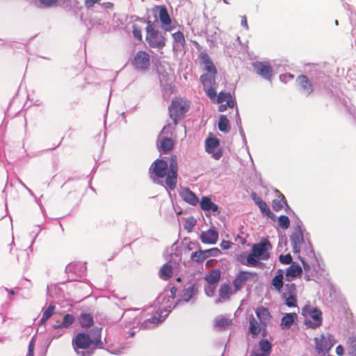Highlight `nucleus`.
Segmentation results:
<instances>
[{"mask_svg":"<svg viewBox=\"0 0 356 356\" xmlns=\"http://www.w3.org/2000/svg\"><path fill=\"white\" fill-rule=\"evenodd\" d=\"M216 74H203L200 76V81L207 95L213 100L216 97V88L218 86L216 82Z\"/></svg>","mask_w":356,"mask_h":356,"instance_id":"obj_7","label":"nucleus"},{"mask_svg":"<svg viewBox=\"0 0 356 356\" xmlns=\"http://www.w3.org/2000/svg\"><path fill=\"white\" fill-rule=\"evenodd\" d=\"M214 262V260L213 259H210V260H208L207 262H206V266H208V267H211L213 266V264Z\"/></svg>","mask_w":356,"mask_h":356,"instance_id":"obj_60","label":"nucleus"},{"mask_svg":"<svg viewBox=\"0 0 356 356\" xmlns=\"http://www.w3.org/2000/svg\"><path fill=\"white\" fill-rule=\"evenodd\" d=\"M291 243L294 253H300L301 250H303L307 254H314L312 244L309 242L305 243L303 234L300 228L296 229L291 236Z\"/></svg>","mask_w":356,"mask_h":356,"instance_id":"obj_6","label":"nucleus"},{"mask_svg":"<svg viewBox=\"0 0 356 356\" xmlns=\"http://www.w3.org/2000/svg\"><path fill=\"white\" fill-rule=\"evenodd\" d=\"M285 299V304L289 307H296L297 305L296 295H290L283 297Z\"/></svg>","mask_w":356,"mask_h":356,"instance_id":"obj_43","label":"nucleus"},{"mask_svg":"<svg viewBox=\"0 0 356 356\" xmlns=\"http://www.w3.org/2000/svg\"><path fill=\"white\" fill-rule=\"evenodd\" d=\"M296 82L303 92L307 95H310L313 92V86L307 76L303 74L298 76L296 79Z\"/></svg>","mask_w":356,"mask_h":356,"instance_id":"obj_16","label":"nucleus"},{"mask_svg":"<svg viewBox=\"0 0 356 356\" xmlns=\"http://www.w3.org/2000/svg\"><path fill=\"white\" fill-rule=\"evenodd\" d=\"M132 29H133L132 33H133L134 38L139 41H142L143 35H142L141 28L136 24H133Z\"/></svg>","mask_w":356,"mask_h":356,"instance_id":"obj_45","label":"nucleus"},{"mask_svg":"<svg viewBox=\"0 0 356 356\" xmlns=\"http://www.w3.org/2000/svg\"><path fill=\"white\" fill-rule=\"evenodd\" d=\"M99 0H85V6L87 8H92L95 3H98Z\"/></svg>","mask_w":356,"mask_h":356,"instance_id":"obj_54","label":"nucleus"},{"mask_svg":"<svg viewBox=\"0 0 356 356\" xmlns=\"http://www.w3.org/2000/svg\"><path fill=\"white\" fill-rule=\"evenodd\" d=\"M172 36L175 43L180 44L182 47H185L186 40L182 32H175L172 35Z\"/></svg>","mask_w":356,"mask_h":356,"instance_id":"obj_38","label":"nucleus"},{"mask_svg":"<svg viewBox=\"0 0 356 356\" xmlns=\"http://www.w3.org/2000/svg\"><path fill=\"white\" fill-rule=\"evenodd\" d=\"M271 248V244L268 239L254 244L252 248V252L247 257L248 265L256 266L259 260L268 259L270 257L269 250Z\"/></svg>","mask_w":356,"mask_h":356,"instance_id":"obj_1","label":"nucleus"},{"mask_svg":"<svg viewBox=\"0 0 356 356\" xmlns=\"http://www.w3.org/2000/svg\"><path fill=\"white\" fill-rule=\"evenodd\" d=\"M279 261L283 264H290L292 262V257L290 254H280Z\"/></svg>","mask_w":356,"mask_h":356,"instance_id":"obj_47","label":"nucleus"},{"mask_svg":"<svg viewBox=\"0 0 356 356\" xmlns=\"http://www.w3.org/2000/svg\"><path fill=\"white\" fill-rule=\"evenodd\" d=\"M259 346L261 351L263 352V356H269L271 350H272V344L267 339H261L259 342Z\"/></svg>","mask_w":356,"mask_h":356,"instance_id":"obj_33","label":"nucleus"},{"mask_svg":"<svg viewBox=\"0 0 356 356\" xmlns=\"http://www.w3.org/2000/svg\"><path fill=\"white\" fill-rule=\"evenodd\" d=\"M216 98L217 103H222L225 101L227 102L229 108H233L235 105V101L229 92H220L218 95H216Z\"/></svg>","mask_w":356,"mask_h":356,"instance_id":"obj_23","label":"nucleus"},{"mask_svg":"<svg viewBox=\"0 0 356 356\" xmlns=\"http://www.w3.org/2000/svg\"><path fill=\"white\" fill-rule=\"evenodd\" d=\"M172 267L168 264L163 265L159 270V277L164 280H169L172 276Z\"/></svg>","mask_w":356,"mask_h":356,"instance_id":"obj_28","label":"nucleus"},{"mask_svg":"<svg viewBox=\"0 0 356 356\" xmlns=\"http://www.w3.org/2000/svg\"><path fill=\"white\" fill-rule=\"evenodd\" d=\"M301 314L305 318L304 324L307 327L316 329L322 325L323 314L320 309L307 305L302 308Z\"/></svg>","mask_w":356,"mask_h":356,"instance_id":"obj_5","label":"nucleus"},{"mask_svg":"<svg viewBox=\"0 0 356 356\" xmlns=\"http://www.w3.org/2000/svg\"><path fill=\"white\" fill-rule=\"evenodd\" d=\"M40 3L45 8H51L53 6H56L59 0H39ZM60 1L63 3H67L70 1V0H60Z\"/></svg>","mask_w":356,"mask_h":356,"instance_id":"obj_42","label":"nucleus"},{"mask_svg":"<svg viewBox=\"0 0 356 356\" xmlns=\"http://www.w3.org/2000/svg\"><path fill=\"white\" fill-rule=\"evenodd\" d=\"M199 58L201 63L204 65V69L206 71L204 74H217L216 68L209 56L207 53L202 52L199 55Z\"/></svg>","mask_w":356,"mask_h":356,"instance_id":"obj_15","label":"nucleus"},{"mask_svg":"<svg viewBox=\"0 0 356 356\" xmlns=\"http://www.w3.org/2000/svg\"><path fill=\"white\" fill-rule=\"evenodd\" d=\"M149 170L154 173L155 177L163 178L165 176L167 177L168 163L163 159H156L152 163Z\"/></svg>","mask_w":356,"mask_h":356,"instance_id":"obj_12","label":"nucleus"},{"mask_svg":"<svg viewBox=\"0 0 356 356\" xmlns=\"http://www.w3.org/2000/svg\"><path fill=\"white\" fill-rule=\"evenodd\" d=\"M174 147V141L172 138L165 137L161 142V149L165 152H170Z\"/></svg>","mask_w":356,"mask_h":356,"instance_id":"obj_34","label":"nucleus"},{"mask_svg":"<svg viewBox=\"0 0 356 356\" xmlns=\"http://www.w3.org/2000/svg\"><path fill=\"white\" fill-rule=\"evenodd\" d=\"M54 309L55 307L54 305H49L42 314V316L40 320V324H44L53 315Z\"/></svg>","mask_w":356,"mask_h":356,"instance_id":"obj_37","label":"nucleus"},{"mask_svg":"<svg viewBox=\"0 0 356 356\" xmlns=\"http://www.w3.org/2000/svg\"><path fill=\"white\" fill-rule=\"evenodd\" d=\"M9 293H10V295H12V296H14V295L15 294V291H14V290H13V289H10V290L9 291Z\"/></svg>","mask_w":356,"mask_h":356,"instance_id":"obj_61","label":"nucleus"},{"mask_svg":"<svg viewBox=\"0 0 356 356\" xmlns=\"http://www.w3.org/2000/svg\"><path fill=\"white\" fill-rule=\"evenodd\" d=\"M159 17L161 23V28L165 31H171L175 26L171 25L172 20L165 6H161L159 8Z\"/></svg>","mask_w":356,"mask_h":356,"instance_id":"obj_14","label":"nucleus"},{"mask_svg":"<svg viewBox=\"0 0 356 356\" xmlns=\"http://www.w3.org/2000/svg\"><path fill=\"white\" fill-rule=\"evenodd\" d=\"M215 286L209 284V286H206L204 289L205 293L207 294V296L212 297L215 294Z\"/></svg>","mask_w":356,"mask_h":356,"instance_id":"obj_50","label":"nucleus"},{"mask_svg":"<svg viewBox=\"0 0 356 356\" xmlns=\"http://www.w3.org/2000/svg\"><path fill=\"white\" fill-rule=\"evenodd\" d=\"M220 141L216 138H208L205 141V149L209 154H211L215 159H219L222 155V151L218 148Z\"/></svg>","mask_w":356,"mask_h":356,"instance_id":"obj_11","label":"nucleus"},{"mask_svg":"<svg viewBox=\"0 0 356 356\" xmlns=\"http://www.w3.org/2000/svg\"><path fill=\"white\" fill-rule=\"evenodd\" d=\"M301 261H302V266H303V269L305 271L306 273V275H305V279L307 281H309L312 280L311 278V276L310 275L307 274L309 270H311V266L309 264L306 263L303 259H301Z\"/></svg>","mask_w":356,"mask_h":356,"instance_id":"obj_49","label":"nucleus"},{"mask_svg":"<svg viewBox=\"0 0 356 356\" xmlns=\"http://www.w3.org/2000/svg\"><path fill=\"white\" fill-rule=\"evenodd\" d=\"M251 197L257 205L263 201L262 199L256 193L254 192L252 193Z\"/></svg>","mask_w":356,"mask_h":356,"instance_id":"obj_55","label":"nucleus"},{"mask_svg":"<svg viewBox=\"0 0 356 356\" xmlns=\"http://www.w3.org/2000/svg\"><path fill=\"white\" fill-rule=\"evenodd\" d=\"M296 286L294 283L289 282L284 285V292L282 293V297H286V296L290 295H296Z\"/></svg>","mask_w":356,"mask_h":356,"instance_id":"obj_36","label":"nucleus"},{"mask_svg":"<svg viewBox=\"0 0 356 356\" xmlns=\"http://www.w3.org/2000/svg\"><path fill=\"white\" fill-rule=\"evenodd\" d=\"M177 291V289L175 286H172V287L170 288V297H171L172 299H175V298Z\"/></svg>","mask_w":356,"mask_h":356,"instance_id":"obj_57","label":"nucleus"},{"mask_svg":"<svg viewBox=\"0 0 356 356\" xmlns=\"http://www.w3.org/2000/svg\"><path fill=\"white\" fill-rule=\"evenodd\" d=\"M207 258V255L206 254L205 250L196 251L191 254V259L197 263H202Z\"/></svg>","mask_w":356,"mask_h":356,"instance_id":"obj_39","label":"nucleus"},{"mask_svg":"<svg viewBox=\"0 0 356 356\" xmlns=\"http://www.w3.org/2000/svg\"><path fill=\"white\" fill-rule=\"evenodd\" d=\"M232 293V287L229 284H222L219 289V301L229 299Z\"/></svg>","mask_w":356,"mask_h":356,"instance_id":"obj_26","label":"nucleus"},{"mask_svg":"<svg viewBox=\"0 0 356 356\" xmlns=\"http://www.w3.org/2000/svg\"><path fill=\"white\" fill-rule=\"evenodd\" d=\"M190 108V102L181 97H175L172 99L168 107L170 118L172 120L174 125L178 124Z\"/></svg>","mask_w":356,"mask_h":356,"instance_id":"obj_3","label":"nucleus"},{"mask_svg":"<svg viewBox=\"0 0 356 356\" xmlns=\"http://www.w3.org/2000/svg\"><path fill=\"white\" fill-rule=\"evenodd\" d=\"M278 223L282 229H287L290 226V220L286 216H281L278 218Z\"/></svg>","mask_w":356,"mask_h":356,"instance_id":"obj_44","label":"nucleus"},{"mask_svg":"<svg viewBox=\"0 0 356 356\" xmlns=\"http://www.w3.org/2000/svg\"><path fill=\"white\" fill-rule=\"evenodd\" d=\"M220 104L218 106V111L220 112L225 111L227 110V107H229V106L227 105V103L225 104H222V103H220Z\"/></svg>","mask_w":356,"mask_h":356,"instance_id":"obj_58","label":"nucleus"},{"mask_svg":"<svg viewBox=\"0 0 356 356\" xmlns=\"http://www.w3.org/2000/svg\"><path fill=\"white\" fill-rule=\"evenodd\" d=\"M284 270L282 269H278L276 272L275 275L271 280V285L273 286L275 290L280 293L282 288L284 287Z\"/></svg>","mask_w":356,"mask_h":356,"instance_id":"obj_20","label":"nucleus"},{"mask_svg":"<svg viewBox=\"0 0 356 356\" xmlns=\"http://www.w3.org/2000/svg\"><path fill=\"white\" fill-rule=\"evenodd\" d=\"M92 344L95 346L102 344L99 329L95 330V335L92 339L88 334L81 332L78 333L72 339V345L75 351H77L78 349H88Z\"/></svg>","mask_w":356,"mask_h":356,"instance_id":"obj_4","label":"nucleus"},{"mask_svg":"<svg viewBox=\"0 0 356 356\" xmlns=\"http://www.w3.org/2000/svg\"><path fill=\"white\" fill-rule=\"evenodd\" d=\"M343 353H344L343 347L341 345H339L336 348V353H337V355H338L339 356H342L343 355Z\"/></svg>","mask_w":356,"mask_h":356,"instance_id":"obj_56","label":"nucleus"},{"mask_svg":"<svg viewBox=\"0 0 356 356\" xmlns=\"http://www.w3.org/2000/svg\"><path fill=\"white\" fill-rule=\"evenodd\" d=\"M223 1H224V2H225V3H228V2L227 1V0H223Z\"/></svg>","mask_w":356,"mask_h":356,"instance_id":"obj_64","label":"nucleus"},{"mask_svg":"<svg viewBox=\"0 0 356 356\" xmlns=\"http://www.w3.org/2000/svg\"><path fill=\"white\" fill-rule=\"evenodd\" d=\"M232 324V320L222 316L215 320V325L220 329H225Z\"/></svg>","mask_w":356,"mask_h":356,"instance_id":"obj_35","label":"nucleus"},{"mask_svg":"<svg viewBox=\"0 0 356 356\" xmlns=\"http://www.w3.org/2000/svg\"><path fill=\"white\" fill-rule=\"evenodd\" d=\"M218 126L219 130L225 133L229 132L231 129L229 121L224 115H220Z\"/></svg>","mask_w":356,"mask_h":356,"instance_id":"obj_32","label":"nucleus"},{"mask_svg":"<svg viewBox=\"0 0 356 356\" xmlns=\"http://www.w3.org/2000/svg\"><path fill=\"white\" fill-rule=\"evenodd\" d=\"M249 333L251 334L253 339H255L261 332L262 327L264 326L262 325L263 324H261V322L259 323L253 315H251L249 317Z\"/></svg>","mask_w":356,"mask_h":356,"instance_id":"obj_19","label":"nucleus"},{"mask_svg":"<svg viewBox=\"0 0 356 356\" xmlns=\"http://www.w3.org/2000/svg\"><path fill=\"white\" fill-rule=\"evenodd\" d=\"M255 313L259 319L261 324H263L262 325L266 326L265 322L270 320L271 317L268 309L264 307H257L255 310Z\"/></svg>","mask_w":356,"mask_h":356,"instance_id":"obj_22","label":"nucleus"},{"mask_svg":"<svg viewBox=\"0 0 356 356\" xmlns=\"http://www.w3.org/2000/svg\"><path fill=\"white\" fill-rule=\"evenodd\" d=\"M349 353L356 356V337H353L349 339Z\"/></svg>","mask_w":356,"mask_h":356,"instance_id":"obj_46","label":"nucleus"},{"mask_svg":"<svg viewBox=\"0 0 356 356\" xmlns=\"http://www.w3.org/2000/svg\"><path fill=\"white\" fill-rule=\"evenodd\" d=\"M131 65L138 70H146L150 65L149 54L145 51H138L131 60Z\"/></svg>","mask_w":356,"mask_h":356,"instance_id":"obj_9","label":"nucleus"},{"mask_svg":"<svg viewBox=\"0 0 356 356\" xmlns=\"http://www.w3.org/2000/svg\"><path fill=\"white\" fill-rule=\"evenodd\" d=\"M302 273V269L301 266L296 263H292V264L288 267L286 270V277L288 282H291L292 280L299 277L301 276Z\"/></svg>","mask_w":356,"mask_h":356,"instance_id":"obj_18","label":"nucleus"},{"mask_svg":"<svg viewBox=\"0 0 356 356\" xmlns=\"http://www.w3.org/2000/svg\"><path fill=\"white\" fill-rule=\"evenodd\" d=\"M232 244L233 243L232 242L229 241L223 240L220 243V247L223 250H228L229 248H231Z\"/></svg>","mask_w":356,"mask_h":356,"instance_id":"obj_53","label":"nucleus"},{"mask_svg":"<svg viewBox=\"0 0 356 356\" xmlns=\"http://www.w3.org/2000/svg\"><path fill=\"white\" fill-rule=\"evenodd\" d=\"M241 25L245 28V29H248V21L245 16L242 17L241 18Z\"/></svg>","mask_w":356,"mask_h":356,"instance_id":"obj_59","label":"nucleus"},{"mask_svg":"<svg viewBox=\"0 0 356 356\" xmlns=\"http://www.w3.org/2000/svg\"><path fill=\"white\" fill-rule=\"evenodd\" d=\"M159 319L156 317H153L150 319H147L143 323V325H145L146 327L148 326V325H157L159 323Z\"/></svg>","mask_w":356,"mask_h":356,"instance_id":"obj_51","label":"nucleus"},{"mask_svg":"<svg viewBox=\"0 0 356 356\" xmlns=\"http://www.w3.org/2000/svg\"><path fill=\"white\" fill-rule=\"evenodd\" d=\"M178 177V163L176 155H172L170 159L165 184L170 190L176 188Z\"/></svg>","mask_w":356,"mask_h":356,"instance_id":"obj_8","label":"nucleus"},{"mask_svg":"<svg viewBox=\"0 0 356 356\" xmlns=\"http://www.w3.org/2000/svg\"><path fill=\"white\" fill-rule=\"evenodd\" d=\"M206 282L209 285H213L218 283L220 279V271L218 269H213L207 273L204 277Z\"/></svg>","mask_w":356,"mask_h":356,"instance_id":"obj_27","label":"nucleus"},{"mask_svg":"<svg viewBox=\"0 0 356 356\" xmlns=\"http://www.w3.org/2000/svg\"><path fill=\"white\" fill-rule=\"evenodd\" d=\"M145 40L151 48L162 49L166 45V38L158 29L154 22L146 21Z\"/></svg>","mask_w":356,"mask_h":356,"instance_id":"obj_2","label":"nucleus"},{"mask_svg":"<svg viewBox=\"0 0 356 356\" xmlns=\"http://www.w3.org/2000/svg\"><path fill=\"white\" fill-rule=\"evenodd\" d=\"M286 204V201L284 196L280 199L274 200L272 202V207L275 211H279Z\"/></svg>","mask_w":356,"mask_h":356,"instance_id":"obj_40","label":"nucleus"},{"mask_svg":"<svg viewBox=\"0 0 356 356\" xmlns=\"http://www.w3.org/2000/svg\"><path fill=\"white\" fill-rule=\"evenodd\" d=\"M207 258L209 257H218L221 254V251L218 248H213L205 250Z\"/></svg>","mask_w":356,"mask_h":356,"instance_id":"obj_48","label":"nucleus"},{"mask_svg":"<svg viewBox=\"0 0 356 356\" xmlns=\"http://www.w3.org/2000/svg\"><path fill=\"white\" fill-rule=\"evenodd\" d=\"M87 354H88V356H90V355H91L92 353L91 352H88Z\"/></svg>","mask_w":356,"mask_h":356,"instance_id":"obj_63","label":"nucleus"},{"mask_svg":"<svg viewBox=\"0 0 356 356\" xmlns=\"http://www.w3.org/2000/svg\"><path fill=\"white\" fill-rule=\"evenodd\" d=\"M256 72L264 79L270 80L273 76V69L266 62H256L253 64Z\"/></svg>","mask_w":356,"mask_h":356,"instance_id":"obj_13","label":"nucleus"},{"mask_svg":"<svg viewBox=\"0 0 356 356\" xmlns=\"http://www.w3.org/2000/svg\"><path fill=\"white\" fill-rule=\"evenodd\" d=\"M181 196L182 199L191 205H196L198 203V198L193 192L187 188L181 190Z\"/></svg>","mask_w":356,"mask_h":356,"instance_id":"obj_21","label":"nucleus"},{"mask_svg":"<svg viewBox=\"0 0 356 356\" xmlns=\"http://www.w3.org/2000/svg\"><path fill=\"white\" fill-rule=\"evenodd\" d=\"M265 332H266V330H265V328H264V329H263V334H263V336H265V335H266V333H265Z\"/></svg>","mask_w":356,"mask_h":356,"instance_id":"obj_62","label":"nucleus"},{"mask_svg":"<svg viewBox=\"0 0 356 356\" xmlns=\"http://www.w3.org/2000/svg\"><path fill=\"white\" fill-rule=\"evenodd\" d=\"M34 348H35V339L33 338L29 344L28 348V355L29 356H33L34 355Z\"/></svg>","mask_w":356,"mask_h":356,"instance_id":"obj_52","label":"nucleus"},{"mask_svg":"<svg viewBox=\"0 0 356 356\" xmlns=\"http://www.w3.org/2000/svg\"><path fill=\"white\" fill-rule=\"evenodd\" d=\"M297 316L296 313H287L281 319L280 326L282 329H289Z\"/></svg>","mask_w":356,"mask_h":356,"instance_id":"obj_25","label":"nucleus"},{"mask_svg":"<svg viewBox=\"0 0 356 356\" xmlns=\"http://www.w3.org/2000/svg\"><path fill=\"white\" fill-rule=\"evenodd\" d=\"M257 206L260 209L261 211L266 216L270 218H275L274 214L271 212L270 209H269L266 202L263 200L261 202H260V204H258Z\"/></svg>","mask_w":356,"mask_h":356,"instance_id":"obj_41","label":"nucleus"},{"mask_svg":"<svg viewBox=\"0 0 356 356\" xmlns=\"http://www.w3.org/2000/svg\"><path fill=\"white\" fill-rule=\"evenodd\" d=\"M198 292L197 286L193 284L186 288L183 291V299L185 302L189 301Z\"/></svg>","mask_w":356,"mask_h":356,"instance_id":"obj_29","label":"nucleus"},{"mask_svg":"<svg viewBox=\"0 0 356 356\" xmlns=\"http://www.w3.org/2000/svg\"><path fill=\"white\" fill-rule=\"evenodd\" d=\"M79 321L82 327H89L93 325V317L90 314L83 313L80 315Z\"/></svg>","mask_w":356,"mask_h":356,"instance_id":"obj_30","label":"nucleus"},{"mask_svg":"<svg viewBox=\"0 0 356 356\" xmlns=\"http://www.w3.org/2000/svg\"><path fill=\"white\" fill-rule=\"evenodd\" d=\"M218 238V233L213 229L202 232L200 235L201 241L207 244H215Z\"/></svg>","mask_w":356,"mask_h":356,"instance_id":"obj_17","label":"nucleus"},{"mask_svg":"<svg viewBox=\"0 0 356 356\" xmlns=\"http://www.w3.org/2000/svg\"><path fill=\"white\" fill-rule=\"evenodd\" d=\"M201 209L204 211H217L218 207L209 197H203L200 201Z\"/></svg>","mask_w":356,"mask_h":356,"instance_id":"obj_24","label":"nucleus"},{"mask_svg":"<svg viewBox=\"0 0 356 356\" xmlns=\"http://www.w3.org/2000/svg\"><path fill=\"white\" fill-rule=\"evenodd\" d=\"M75 321V318L72 314H67L64 316L63 320L61 323L55 325L54 327L58 328H67L70 327Z\"/></svg>","mask_w":356,"mask_h":356,"instance_id":"obj_31","label":"nucleus"},{"mask_svg":"<svg viewBox=\"0 0 356 356\" xmlns=\"http://www.w3.org/2000/svg\"><path fill=\"white\" fill-rule=\"evenodd\" d=\"M257 273L255 272L241 271L233 280L234 291L236 292L243 288L246 282L256 277Z\"/></svg>","mask_w":356,"mask_h":356,"instance_id":"obj_10","label":"nucleus"}]
</instances>
